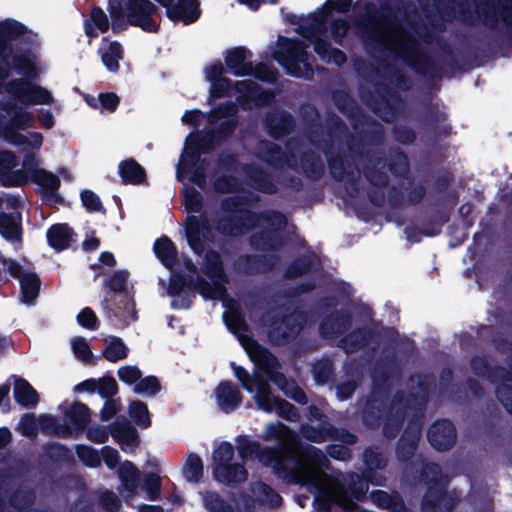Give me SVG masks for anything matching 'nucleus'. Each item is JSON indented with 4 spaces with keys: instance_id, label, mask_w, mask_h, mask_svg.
I'll return each mask as SVG.
<instances>
[{
    "instance_id": "f257e3e1",
    "label": "nucleus",
    "mask_w": 512,
    "mask_h": 512,
    "mask_svg": "<svg viewBox=\"0 0 512 512\" xmlns=\"http://www.w3.org/2000/svg\"><path fill=\"white\" fill-rule=\"evenodd\" d=\"M205 275L211 283L200 281L195 289L206 299L223 300L226 311L224 321L228 329L239 339L249 358L255 363L257 371L253 376L240 366H233L235 377L243 388L252 395L257 408L265 413L275 412L281 417L294 419L297 416L295 408L274 396L264 377L273 381L288 397L298 402H305L304 393L277 371L278 362L264 348L246 335V325L239 313L236 303L224 297V274L221 268L219 255L210 252L206 255Z\"/></svg>"
},
{
    "instance_id": "f03ea898",
    "label": "nucleus",
    "mask_w": 512,
    "mask_h": 512,
    "mask_svg": "<svg viewBox=\"0 0 512 512\" xmlns=\"http://www.w3.org/2000/svg\"><path fill=\"white\" fill-rule=\"evenodd\" d=\"M263 438L278 440L280 449L260 451L255 442L245 440L238 446L240 457L248 459L255 454L261 463L271 466L277 473L282 470H292L299 481L313 485L318 490L319 497L335 502L345 512H367L355 507L340 480L323 472L322 453L314 449L299 453L294 434L283 424L267 425Z\"/></svg>"
},
{
    "instance_id": "7ed1b4c3",
    "label": "nucleus",
    "mask_w": 512,
    "mask_h": 512,
    "mask_svg": "<svg viewBox=\"0 0 512 512\" xmlns=\"http://www.w3.org/2000/svg\"><path fill=\"white\" fill-rule=\"evenodd\" d=\"M5 90L15 103L3 107L5 115L0 116V136L15 145H23L33 150L40 149L43 143L40 133L21 134L17 132V130L31 127L34 122L32 113L25 107L18 106L17 103L24 106L51 104L54 101L51 93L42 86L24 80L8 83Z\"/></svg>"
},
{
    "instance_id": "20e7f679",
    "label": "nucleus",
    "mask_w": 512,
    "mask_h": 512,
    "mask_svg": "<svg viewBox=\"0 0 512 512\" xmlns=\"http://www.w3.org/2000/svg\"><path fill=\"white\" fill-rule=\"evenodd\" d=\"M350 1L351 0H328L320 10L310 17L309 27H304L301 32L304 38L315 43V51L321 58L337 65L345 62V55L337 49L330 48L320 39L315 38L322 33L328 23H330L331 33L336 39L342 38L345 35L348 28L347 23L342 20L335 21L333 19V13L346 11Z\"/></svg>"
},
{
    "instance_id": "39448f33",
    "label": "nucleus",
    "mask_w": 512,
    "mask_h": 512,
    "mask_svg": "<svg viewBox=\"0 0 512 512\" xmlns=\"http://www.w3.org/2000/svg\"><path fill=\"white\" fill-rule=\"evenodd\" d=\"M224 68L221 63H213L204 70L205 79L210 83L208 102L221 97H235L244 108L252 105H260L268 102L271 95L260 92L258 87L251 80L237 81L233 86L224 78Z\"/></svg>"
},
{
    "instance_id": "423d86ee",
    "label": "nucleus",
    "mask_w": 512,
    "mask_h": 512,
    "mask_svg": "<svg viewBox=\"0 0 512 512\" xmlns=\"http://www.w3.org/2000/svg\"><path fill=\"white\" fill-rule=\"evenodd\" d=\"M155 12L156 7L149 0H113L110 5L112 29H123L127 21L144 31L154 32L158 28V24L152 18Z\"/></svg>"
},
{
    "instance_id": "0eeeda50",
    "label": "nucleus",
    "mask_w": 512,
    "mask_h": 512,
    "mask_svg": "<svg viewBox=\"0 0 512 512\" xmlns=\"http://www.w3.org/2000/svg\"><path fill=\"white\" fill-rule=\"evenodd\" d=\"M209 139H199L196 134H190L185 141L184 151L180 157L177 167V178L180 181L189 180L190 182L202 187L205 182L204 162L200 159V154L207 152L216 136H210Z\"/></svg>"
},
{
    "instance_id": "6e6552de",
    "label": "nucleus",
    "mask_w": 512,
    "mask_h": 512,
    "mask_svg": "<svg viewBox=\"0 0 512 512\" xmlns=\"http://www.w3.org/2000/svg\"><path fill=\"white\" fill-rule=\"evenodd\" d=\"M277 46L278 49L274 52L273 57L286 69L288 74L296 77L310 75L311 66L301 43L280 38Z\"/></svg>"
},
{
    "instance_id": "1a4fd4ad",
    "label": "nucleus",
    "mask_w": 512,
    "mask_h": 512,
    "mask_svg": "<svg viewBox=\"0 0 512 512\" xmlns=\"http://www.w3.org/2000/svg\"><path fill=\"white\" fill-rule=\"evenodd\" d=\"M213 473L216 480L223 483H234L246 480L247 472L243 465L234 459L233 447L229 443H221L213 453Z\"/></svg>"
},
{
    "instance_id": "9d476101",
    "label": "nucleus",
    "mask_w": 512,
    "mask_h": 512,
    "mask_svg": "<svg viewBox=\"0 0 512 512\" xmlns=\"http://www.w3.org/2000/svg\"><path fill=\"white\" fill-rule=\"evenodd\" d=\"M251 53L244 48H233L225 53L227 68L237 76L255 75L266 81L275 79V71L266 65H258L255 69L250 61Z\"/></svg>"
},
{
    "instance_id": "9b49d317",
    "label": "nucleus",
    "mask_w": 512,
    "mask_h": 512,
    "mask_svg": "<svg viewBox=\"0 0 512 512\" xmlns=\"http://www.w3.org/2000/svg\"><path fill=\"white\" fill-rule=\"evenodd\" d=\"M68 428H60L56 426L55 419L50 415H41L40 424L45 430L54 431L57 434L65 435L84 429L89 421L88 408L81 403H74L70 409L66 411Z\"/></svg>"
},
{
    "instance_id": "f8f14e48",
    "label": "nucleus",
    "mask_w": 512,
    "mask_h": 512,
    "mask_svg": "<svg viewBox=\"0 0 512 512\" xmlns=\"http://www.w3.org/2000/svg\"><path fill=\"white\" fill-rule=\"evenodd\" d=\"M4 265L13 277L19 279L22 302L26 304L31 303L38 296L40 290L38 276L33 272L25 271L18 262L13 260H6Z\"/></svg>"
},
{
    "instance_id": "ddd939ff",
    "label": "nucleus",
    "mask_w": 512,
    "mask_h": 512,
    "mask_svg": "<svg viewBox=\"0 0 512 512\" xmlns=\"http://www.w3.org/2000/svg\"><path fill=\"white\" fill-rule=\"evenodd\" d=\"M13 153L3 151L0 153V182L5 186H18L28 181V172L24 168V162L21 168H17Z\"/></svg>"
},
{
    "instance_id": "4468645a",
    "label": "nucleus",
    "mask_w": 512,
    "mask_h": 512,
    "mask_svg": "<svg viewBox=\"0 0 512 512\" xmlns=\"http://www.w3.org/2000/svg\"><path fill=\"white\" fill-rule=\"evenodd\" d=\"M37 159L34 154L27 155L24 159V168L28 172V180L31 179L47 194H53L60 186L59 178L44 169L36 167Z\"/></svg>"
},
{
    "instance_id": "2eb2a0df",
    "label": "nucleus",
    "mask_w": 512,
    "mask_h": 512,
    "mask_svg": "<svg viewBox=\"0 0 512 512\" xmlns=\"http://www.w3.org/2000/svg\"><path fill=\"white\" fill-rule=\"evenodd\" d=\"M235 111V106L230 103L221 105L213 110L209 118V127L213 131L218 130V137L229 132L236 124Z\"/></svg>"
},
{
    "instance_id": "dca6fc26",
    "label": "nucleus",
    "mask_w": 512,
    "mask_h": 512,
    "mask_svg": "<svg viewBox=\"0 0 512 512\" xmlns=\"http://www.w3.org/2000/svg\"><path fill=\"white\" fill-rule=\"evenodd\" d=\"M429 442L437 450H446L452 446L455 440V430L448 421L435 423L428 432Z\"/></svg>"
},
{
    "instance_id": "f3484780",
    "label": "nucleus",
    "mask_w": 512,
    "mask_h": 512,
    "mask_svg": "<svg viewBox=\"0 0 512 512\" xmlns=\"http://www.w3.org/2000/svg\"><path fill=\"white\" fill-rule=\"evenodd\" d=\"M214 396L218 407L229 412L241 403L239 389L229 382H221L214 390Z\"/></svg>"
},
{
    "instance_id": "a211bd4d",
    "label": "nucleus",
    "mask_w": 512,
    "mask_h": 512,
    "mask_svg": "<svg viewBox=\"0 0 512 512\" xmlns=\"http://www.w3.org/2000/svg\"><path fill=\"white\" fill-rule=\"evenodd\" d=\"M12 68L27 79H34L44 71L36 55L32 53L21 54L15 57Z\"/></svg>"
},
{
    "instance_id": "6ab92c4d",
    "label": "nucleus",
    "mask_w": 512,
    "mask_h": 512,
    "mask_svg": "<svg viewBox=\"0 0 512 512\" xmlns=\"http://www.w3.org/2000/svg\"><path fill=\"white\" fill-rule=\"evenodd\" d=\"M99 54L103 65L110 72H117L119 69V61L123 57L122 47L117 42L104 41L99 49Z\"/></svg>"
},
{
    "instance_id": "aec40b11",
    "label": "nucleus",
    "mask_w": 512,
    "mask_h": 512,
    "mask_svg": "<svg viewBox=\"0 0 512 512\" xmlns=\"http://www.w3.org/2000/svg\"><path fill=\"white\" fill-rule=\"evenodd\" d=\"M381 41L384 45L399 53L410 49L412 46V41L408 38L406 33L398 27H391L384 31L381 35Z\"/></svg>"
},
{
    "instance_id": "412c9836",
    "label": "nucleus",
    "mask_w": 512,
    "mask_h": 512,
    "mask_svg": "<svg viewBox=\"0 0 512 512\" xmlns=\"http://www.w3.org/2000/svg\"><path fill=\"white\" fill-rule=\"evenodd\" d=\"M127 345L118 337L109 336L105 339V348L102 351L103 357L109 362L116 363L128 356Z\"/></svg>"
},
{
    "instance_id": "4be33fe9",
    "label": "nucleus",
    "mask_w": 512,
    "mask_h": 512,
    "mask_svg": "<svg viewBox=\"0 0 512 512\" xmlns=\"http://www.w3.org/2000/svg\"><path fill=\"white\" fill-rule=\"evenodd\" d=\"M14 397L22 406H33L38 402V394L24 379L16 378L14 381Z\"/></svg>"
},
{
    "instance_id": "5701e85b",
    "label": "nucleus",
    "mask_w": 512,
    "mask_h": 512,
    "mask_svg": "<svg viewBox=\"0 0 512 512\" xmlns=\"http://www.w3.org/2000/svg\"><path fill=\"white\" fill-rule=\"evenodd\" d=\"M72 232L65 224H57L47 231V239L54 249L62 250L72 241Z\"/></svg>"
},
{
    "instance_id": "b1692460",
    "label": "nucleus",
    "mask_w": 512,
    "mask_h": 512,
    "mask_svg": "<svg viewBox=\"0 0 512 512\" xmlns=\"http://www.w3.org/2000/svg\"><path fill=\"white\" fill-rule=\"evenodd\" d=\"M186 235L191 248L199 253L200 238L206 236L204 224L196 216H189L186 221Z\"/></svg>"
},
{
    "instance_id": "393cba45",
    "label": "nucleus",
    "mask_w": 512,
    "mask_h": 512,
    "mask_svg": "<svg viewBox=\"0 0 512 512\" xmlns=\"http://www.w3.org/2000/svg\"><path fill=\"white\" fill-rule=\"evenodd\" d=\"M154 251L159 260L171 269L176 258V250L171 240L166 237L158 239L154 244Z\"/></svg>"
},
{
    "instance_id": "a878e982",
    "label": "nucleus",
    "mask_w": 512,
    "mask_h": 512,
    "mask_svg": "<svg viewBox=\"0 0 512 512\" xmlns=\"http://www.w3.org/2000/svg\"><path fill=\"white\" fill-rule=\"evenodd\" d=\"M85 101L92 108L110 112L114 111L120 102L119 97L115 93H103L97 97L86 96Z\"/></svg>"
},
{
    "instance_id": "bb28decb",
    "label": "nucleus",
    "mask_w": 512,
    "mask_h": 512,
    "mask_svg": "<svg viewBox=\"0 0 512 512\" xmlns=\"http://www.w3.org/2000/svg\"><path fill=\"white\" fill-rule=\"evenodd\" d=\"M109 27L107 15L99 8L91 11L90 21L86 22V34L90 37L97 36L98 32H105Z\"/></svg>"
},
{
    "instance_id": "cd10ccee",
    "label": "nucleus",
    "mask_w": 512,
    "mask_h": 512,
    "mask_svg": "<svg viewBox=\"0 0 512 512\" xmlns=\"http://www.w3.org/2000/svg\"><path fill=\"white\" fill-rule=\"evenodd\" d=\"M128 414L133 422L141 428H147L151 424L147 405L142 401H132L128 408Z\"/></svg>"
},
{
    "instance_id": "c85d7f7f",
    "label": "nucleus",
    "mask_w": 512,
    "mask_h": 512,
    "mask_svg": "<svg viewBox=\"0 0 512 512\" xmlns=\"http://www.w3.org/2000/svg\"><path fill=\"white\" fill-rule=\"evenodd\" d=\"M138 470L131 462H124L119 468V477L122 487L131 493H134L137 487Z\"/></svg>"
},
{
    "instance_id": "c756f323",
    "label": "nucleus",
    "mask_w": 512,
    "mask_h": 512,
    "mask_svg": "<svg viewBox=\"0 0 512 512\" xmlns=\"http://www.w3.org/2000/svg\"><path fill=\"white\" fill-rule=\"evenodd\" d=\"M120 174L125 182L137 184L144 179V170L133 160L124 161L120 164Z\"/></svg>"
},
{
    "instance_id": "7c9ffc66",
    "label": "nucleus",
    "mask_w": 512,
    "mask_h": 512,
    "mask_svg": "<svg viewBox=\"0 0 512 512\" xmlns=\"http://www.w3.org/2000/svg\"><path fill=\"white\" fill-rule=\"evenodd\" d=\"M0 234L9 241H17L20 238L18 221L7 214L0 215Z\"/></svg>"
},
{
    "instance_id": "2f4dec72",
    "label": "nucleus",
    "mask_w": 512,
    "mask_h": 512,
    "mask_svg": "<svg viewBox=\"0 0 512 512\" xmlns=\"http://www.w3.org/2000/svg\"><path fill=\"white\" fill-rule=\"evenodd\" d=\"M184 291V282L176 275H173L168 287V294L175 299L172 301V306L175 308H188L190 306V300H184L180 297V294Z\"/></svg>"
},
{
    "instance_id": "473e14b6",
    "label": "nucleus",
    "mask_w": 512,
    "mask_h": 512,
    "mask_svg": "<svg viewBox=\"0 0 512 512\" xmlns=\"http://www.w3.org/2000/svg\"><path fill=\"white\" fill-rule=\"evenodd\" d=\"M203 474L202 460L196 455H190L184 468V476L190 482H197Z\"/></svg>"
},
{
    "instance_id": "72a5a7b5",
    "label": "nucleus",
    "mask_w": 512,
    "mask_h": 512,
    "mask_svg": "<svg viewBox=\"0 0 512 512\" xmlns=\"http://www.w3.org/2000/svg\"><path fill=\"white\" fill-rule=\"evenodd\" d=\"M160 383L154 376L140 378L138 383L134 386V392L144 396H154L160 391Z\"/></svg>"
},
{
    "instance_id": "f704fd0d",
    "label": "nucleus",
    "mask_w": 512,
    "mask_h": 512,
    "mask_svg": "<svg viewBox=\"0 0 512 512\" xmlns=\"http://www.w3.org/2000/svg\"><path fill=\"white\" fill-rule=\"evenodd\" d=\"M117 376L122 383L135 386L142 377V373L137 366L124 365L118 368Z\"/></svg>"
},
{
    "instance_id": "c9c22d12",
    "label": "nucleus",
    "mask_w": 512,
    "mask_h": 512,
    "mask_svg": "<svg viewBox=\"0 0 512 512\" xmlns=\"http://www.w3.org/2000/svg\"><path fill=\"white\" fill-rule=\"evenodd\" d=\"M71 347L75 357L83 362L92 360L93 354L91 348L84 338L76 337L71 341Z\"/></svg>"
},
{
    "instance_id": "e433bc0d",
    "label": "nucleus",
    "mask_w": 512,
    "mask_h": 512,
    "mask_svg": "<svg viewBox=\"0 0 512 512\" xmlns=\"http://www.w3.org/2000/svg\"><path fill=\"white\" fill-rule=\"evenodd\" d=\"M24 26L14 20H4L0 22V37L13 38L24 33Z\"/></svg>"
},
{
    "instance_id": "4c0bfd02",
    "label": "nucleus",
    "mask_w": 512,
    "mask_h": 512,
    "mask_svg": "<svg viewBox=\"0 0 512 512\" xmlns=\"http://www.w3.org/2000/svg\"><path fill=\"white\" fill-rule=\"evenodd\" d=\"M184 205L188 212H198L201 207V196L193 188H184L183 192Z\"/></svg>"
},
{
    "instance_id": "58836bf2",
    "label": "nucleus",
    "mask_w": 512,
    "mask_h": 512,
    "mask_svg": "<svg viewBox=\"0 0 512 512\" xmlns=\"http://www.w3.org/2000/svg\"><path fill=\"white\" fill-rule=\"evenodd\" d=\"M77 454L81 461L87 466L94 467L100 464L99 454L90 447L78 446Z\"/></svg>"
},
{
    "instance_id": "ea45409f",
    "label": "nucleus",
    "mask_w": 512,
    "mask_h": 512,
    "mask_svg": "<svg viewBox=\"0 0 512 512\" xmlns=\"http://www.w3.org/2000/svg\"><path fill=\"white\" fill-rule=\"evenodd\" d=\"M38 424L44 429L40 424V418L36 420L33 415L26 414L21 418L18 424V430L26 436H32L36 433Z\"/></svg>"
},
{
    "instance_id": "a19ab883",
    "label": "nucleus",
    "mask_w": 512,
    "mask_h": 512,
    "mask_svg": "<svg viewBox=\"0 0 512 512\" xmlns=\"http://www.w3.org/2000/svg\"><path fill=\"white\" fill-rule=\"evenodd\" d=\"M113 437L119 442L123 450L133 446L137 441V432L134 429L126 428L125 431H115Z\"/></svg>"
},
{
    "instance_id": "79ce46f5",
    "label": "nucleus",
    "mask_w": 512,
    "mask_h": 512,
    "mask_svg": "<svg viewBox=\"0 0 512 512\" xmlns=\"http://www.w3.org/2000/svg\"><path fill=\"white\" fill-rule=\"evenodd\" d=\"M143 489L149 499H156L160 494V478L155 474L148 475L145 478Z\"/></svg>"
},
{
    "instance_id": "37998d69",
    "label": "nucleus",
    "mask_w": 512,
    "mask_h": 512,
    "mask_svg": "<svg viewBox=\"0 0 512 512\" xmlns=\"http://www.w3.org/2000/svg\"><path fill=\"white\" fill-rule=\"evenodd\" d=\"M118 391V385L114 378L103 377L98 379V393L104 397L113 396Z\"/></svg>"
},
{
    "instance_id": "c03bdc74",
    "label": "nucleus",
    "mask_w": 512,
    "mask_h": 512,
    "mask_svg": "<svg viewBox=\"0 0 512 512\" xmlns=\"http://www.w3.org/2000/svg\"><path fill=\"white\" fill-rule=\"evenodd\" d=\"M78 322L88 329L97 328V318L94 312L89 308H84L77 316Z\"/></svg>"
},
{
    "instance_id": "a18cd8bd",
    "label": "nucleus",
    "mask_w": 512,
    "mask_h": 512,
    "mask_svg": "<svg viewBox=\"0 0 512 512\" xmlns=\"http://www.w3.org/2000/svg\"><path fill=\"white\" fill-rule=\"evenodd\" d=\"M81 200L83 205L90 211H97L101 206L99 198L91 191H83L81 193Z\"/></svg>"
},
{
    "instance_id": "49530a36",
    "label": "nucleus",
    "mask_w": 512,
    "mask_h": 512,
    "mask_svg": "<svg viewBox=\"0 0 512 512\" xmlns=\"http://www.w3.org/2000/svg\"><path fill=\"white\" fill-rule=\"evenodd\" d=\"M259 490L263 494V500L268 504L278 506L281 503V497L267 485L261 484Z\"/></svg>"
},
{
    "instance_id": "de8ad7c7",
    "label": "nucleus",
    "mask_w": 512,
    "mask_h": 512,
    "mask_svg": "<svg viewBox=\"0 0 512 512\" xmlns=\"http://www.w3.org/2000/svg\"><path fill=\"white\" fill-rule=\"evenodd\" d=\"M204 118V115L202 112H200L197 109L186 111L182 115V123L190 126H197L199 125L200 121Z\"/></svg>"
},
{
    "instance_id": "09e8293b",
    "label": "nucleus",
    "mask_w": 512,
    "mask_h": 512,
    "mask_svg": "<svg viewBox=\"0 0 512 512\" xmlns=\"http://www.w3.org/2000/svg\"><path fill=\"white\" fill-rule=\"evenodd\" d=\"M102 457L105 464L109 468H114L118 462V453L116 450L111 449L109 447H105L102 450Z\"/></svg>"
},
{
    "instance_id": "8fccbe9b",
    "label": "nucleus",
    "mask_w": 512,
    "mask_h": 512,
    "mask_svg": "<svg viewBox=\"0 0 512 512\" xmlns=\"http://www.w3.org/2000/svg\"><path fill=\"white\" fill-rule=\"evenodd\" d=\"M205 502L211 512H226V508L216 495L207 496Z\"/></svg>"
},
{
    "instance_id": "3c124183",
    "label": "nucleus",
    "mask_w": 512,
    "mask_h": 512,
    "mask_svg": "<svg viewBox=\"0 0 512 512\" xmlns=\"http://www.w3.org/2000/svg\"><path fill=\"white\" fill-rule=\"evenodd\" d=\"M76 392H98V379H89L75 386Z\"/></svg>"
},
{
    "instance_id": "603ef678",
    "label": "nucleus",
    "mask_w": 512,
    "mask_h": 512,
    "mask_svg": "<svg viewBox=\"0 0 512 512\" xmlns=\"http://www.w3.org/2000/svg\"><path fill=\"white\" fill-rule=\"evenodd\" d=\"M88 437L97 443H103L108 439L107 432L102 428H92L88 432Z\"/></svg>"
},
{
    "instance_id": "864d4df0",
    "label": "nucleus",
    "mask_w": 512,
    "mask_h": 512,
    "mask_svg": "<svg viewBox=\"0 0 512 512\" xmlns=\"http://www.w3.org/2000/svg\"><path fill=\"white\" fill-rule=\"evenodd\" d=\"M38 120L43 127L49 129L54 125L53 114L48 110H40L38 113Z\"/></svg>"
},
{
    "instance_id": "5fc2aeb1",
    "label": "nucleus",
    "mask_w": 512,
    "mask_h": 512,
    "mask_svg": "<svg viewBox=\"0 0 512 512\" xmlns=\"http://www.w3.org/2000/svg\"><path fill=\"white\" fill-rule=\"evenodd\" d=\"M126 280H127V276L125 273L120 272V273L115 274V276L111 280L112 289L118 290V291L124 290L125 286H126Z\"/></svg>"
},
{
    "instance_id": "6e6d98bb",
    "label": "nucleus",
    "mask_w": 512,
    "mask_h": 512,
    "mask_svg": "<svg viewBox=\"0 0 512 512\" xmlns=\"http://www.w3.org/2000/svg\"><path fill=\"white\" fill-rule=\"evenodd\" d=\"M103 503L105 507L112 512L116 511L120 506L119 499L113 493H108L106 496H104Z\"/></svg>"
},
{
    "instance_id": "4d7b16f0",
    "label": "nucleus",
    "mask_w": 512,
    "mask_h": 512,
    "mask_svg": "<svg viewBox=\"0 0 512 512\" xmlns=\"http://www.w3.org/2000/svg\"><path fill=\"white\" fill-rule=\"evenodd\" d=\"M373 499L376 503H379V505L385 508H389L392 504V499L390 498V496L383 491H378L374 493Z\"/></svg>"
},
{
    "instance_id": "13d9d810",
    "label": "nucleus",
    "mask_w": 512,
    "mask_h": 512,
    "mask_svg": "<svg viewBox=\"0 0 512 512\" xmlns=\"http://www.w3.org/2000/svg\"><path fill=\"white\" fill-rule=\"evenodd\" d=\"M240 4L247 6L251 10H256L260 6L261 3H277L278 0H238Z\"/></svg>"
},
{
    "instance_id": "bf43d9fd",
    "label": "nucleus",
    "mask_w": 512,
    "mask_h": 512,
    "mask_svg": "<svg viewBox=\"0 0 512 512\" xmlns=\"http://www.w3.org/2000/svg\"><path fill=\"white\" fill-rule=\"evenodd\" d=\"M234 187V183L230 178H224L222 180H218L215 183V188L220 191H230Z\"/></svg>"
},
{
    "instance_id": "052dcab7",
    "label": "nucleus",
    "mask_w": 512,
    "mask_h": 512,
    "mask_svg": "<svg viewBox=\"0 0 512 512\" xmlns=\"http://www.w3.org/2000/svg\"><path fill=\"white\" fill-rule=\"evenodd\" d=\"M329 454L331 457L338 459V460H345L348 457V452L346 449L340 448L336 450V448H332L329 451Z\"/></svg>"
},
{
    "instance_id": "680f3d73",
    "label": "nucleus",
    "mask_w": 512,
    "mask_h": 512,
    "mask_svg": "<svg viewBox=\"0 0 512 512\" xmlns=\"http://www.w3.org/2000/svg\"><path fill=\"white\" fill-rule=\"evenodd\" d=\"M11 439V433L6 428H0V449L5 447Z\"/></svg>"
},
{
    "instance_id": "e2e57ef3",
    "label": "nucleus",
    "mask_w": 512,
    "mask_h": 512,
    "mask_svg": "<svg viewBox=\"0 0 512 512\" xmlns=\"http://www.w3.org/2000/svg\"><path fill=\"white\" fill-rule=\"evenodd\" d=\"M115 413V407L112 403H107L102 411V417L104 420H108Z\"/></svg>"
},
{
    "instance_id": "0e129e2a",
    "label": "nucleus",
    "mask_w": 512,
    "mask_h": 512,
    "mask_svg": "<svg viewBox=\"0 0 512 512\" xmlns=\"http://www.w3.org/2000/svg\"><path fill=\"white\" fill-rule=\"evenodd\" d=\"M100 261L108 266H112L115 263L113 255L108 252H104L100 255Z\"/></svg>"
},
{
    "instance_id": "69168bd1",
    "label": "nucleus",
    "mask_w": 512,
    "mask_h": 512,
    "mask_svg": "<svg viewBox=\"0 0 512 512\" xmlns=\"http://www.w3.org/2000/svg\"><path fill=\"white\" fill-rule=\"evenodd\" d=\"M99 245V240L96 239V238H90V239H87L84 241V248L86 250H89V249H96Z\"/></svg>"
},
{
    "instance_id": "338daca9",
    "label": "nucleus",
    "mask_w": 512,
    "mask_h": 512,
    "mask_svg": "<svg viewBox=\"0 0 512 512\" xmlns=\"http://www.w3.org/2000/svg\"><path fill=\"white\" fill-rule=\"evenodd\" d=\"M140 512H162V509L159 506H143L140 508Z\"/></svg>"
},
{
    "instance_id": "774afa93",
    "label": "nucleus",
    "mask_w": 512,
    "mask_h": 512,
    "mask_svg": "<svg viewBox=\"0 0 512 512\" xmlns=\"http://www.w3.org/2000/svg\"><path fill=\"white\" fill-rule=\"evenodd\" d=\"M9 386L8 385H1L0 386V403L3 401L5 397H7L9 393Z\"/></svg>"
}]
</instances>
